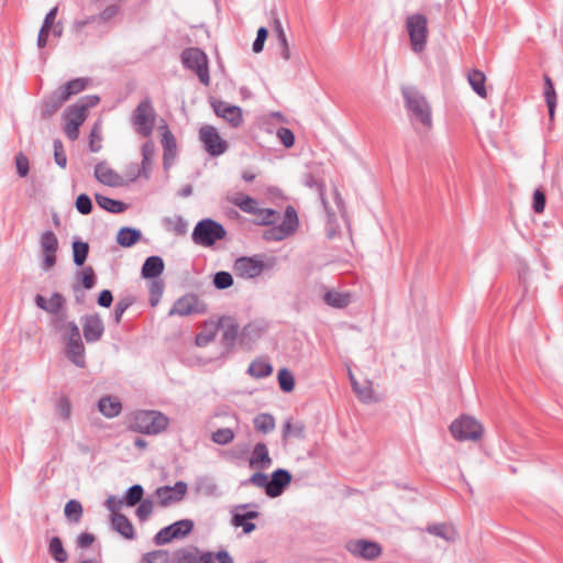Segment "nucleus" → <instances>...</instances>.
Instances as JSON below:
<instances>
[{
  "mask_svg": "<svg viewBox=\"0 0 563 563\" xmlns=\"http://www.w3.org/2000/svg\"><path fill=\"white\" fill-rule=\"evenodd\" d=\"M56 413L60 419L67 421L70 418L71 406L67 397H60L55 405Z\"/></svg>",
  "mask_w": 563,
  "mask_h": 563,
  "instance_id": "56",
  "label": "nucleus"
},
{
  "mask_svg": "<svg viewBox=\"0 0 563 563\" xmlns=\"http://www.w3.org/2000/svg\"><path fill=\"white\" fill-rule=\"evenodd\" d=\"M48 552L58 563H65L68 560V554L63 547L62 540L58 537H53L49 540Z\"/></svg>",
  "mask_w": 563,
  "mask_h": 563,
  "instance_id": "42",
  "label": "nucleus"
},
{
  "mask_svg": "<svg viewBox=\"0 0 563 563\" xmlns=\"http://www.w3.org/2000/svg\"><path fill=\"white\" fill-rule=\"evenodd\" d=\"M188 490L185 482H176L174 486H162L155 490L158 505L167 507L184 499Z\"/></svg>",
  "mask_w": 563,
  "mask_h": 563,
  "instance_id": "15",
  "label": "nucleus"
},
{
  "mask_svg": "<svg viewBox=\"0 0 563 563\" xmlns=\"http://www.w3.org/2000/svg\"><path fill=\"white\" fill-rule=\"evenodd\" d=\"M174 563H214V554L196 547L179 549L174 553Z\"/></svg>",
  "mask_w": 563,
  "mask_h": 563,
  "instance_id": "17",
  "label": "nucleus"
},
{
  "mask_svg": "<svg viewBox=\"0 0 563 563\" xmlns=\"http://www.w3.org/2000/svg\"><path fill=\"white\" fill-rule=\"evenodd\" d=\"M194 529V521L190 519L178 520L163 529L154 537V541L158 545L166 544L174 539H181L188 536Z\"/></svg>",
  "mask_w": 563,
  "mask_h": 563,
  "instance_id": "12",
  "label": "nucleus"
},
{
  "mask_svg": "<svg viewBox=\"0 0 563 563\" xmlns=\"http://www.w3.org/2000/svg\"><path fill=\"white\" fill-rule=\"evenodd\" d=\"M290 482L291 474L287 470L278 468L274 471L268 482L267 496L271 498L280 496Z\"/></svg>",
  "mask_w": 563,
  "mask_h": 563,
  "instance_id": "19",
  "label": "nucleus"
},
{
  "mask_svg": "<svg viewBox=\"0 0 563 563\" xmlns=\"http://www.w3.org/2000/svg\"><path fill=\"white\" fill-rule=\"evenodd\" d=\"M53 146H54V159H55V163L59 167L65 168L66 165H67V157H66V154H65L62 141L58 140V139L54 140Z\"/></svg>",
  "mask_w": 563,
  "mask_h": 563,
  "instance_id": "59",
  "label": "nucleus"
},
{
  "mask_svg": "<svg viewBox=\"0 0 563 563\" xmlns=\"http://www.w3.org/2000/svg\"><path fill=\"white\" fill-rule=\"evenodd\" d=\"M213 284L218 289H227L233 285V277L230 273L221 271L216 273Z\"/></svg>",
  "mask_w": 563,
  "mask_h": 563,
  "instance_id": "58",
  "label": "nucleus"
},
{
  "mask_svg": "<svg viewBox=\"0 0 563 563\" xmlns=\"http://www.w3.org/2000/svg\"><path fill=\"white\" fill-rule=\"evenodd\" d=\"M303 433V427L300 423H291V421H286L283 427V439L287 440L291 437L301 438Z\"/></svg>",
  "mask_w": 563,
  "mask_h": 563,
  "instance_id": "57",
  "label": "nucleus"
},
{
  "mask_svg": "<svg viewBox=\"0 0 563 563\" xmlns=\"http://www.w3.org/2000/svg\"><path fill=\"white\" fill-rule=\"evenodd\" d=\"M227 199L229 202L239 207L245 213L255 214V212H257L258 203L251 196L236 192L228 195Z\"/></svg>",
  "mask_w": 563,
  "mask_h": 563,
  "instance_id": "28",
  "label": "nucleus"
},
{
  "mask_svg": "<svg viewBox=\"0 0 563 563\" xmlns=\"http://www.w3.org/2000/svg\"><path fill=\"white\" fill-rule=\"evenodd\" d=\"M401 93L412 125L429 131L432 128V110L426 97L415 87H402Z\"/></svg>",
  "mask_w": 563,
  "mask_h": 563,
  "instance_id": "1",
  "label": "nucleus"
},
{
  "mask_svg": "<svg viewBox=\"0 0 563 563\" xmlns=\"http://www.w3.org/2000/svg\"><path fill=\"white\" fill-rule=\"evenodd\" d=\"M66 102L62 93L57 90L52 93L42 106L41 117L43 119L52 117Z\"/></svg>",
  "mask_w": 563,
  "mask_h": 563,
  "instance_id": "35",
  "label": "nucleus"
},
{
  "mask_svg": "<svg viewBox=\"0 0 563 563\" xmlns=\"http://www.w3.org/2000/svg\"><path fill=\"white\" fill-rule=\"evenodd\" d=\"M82 328L84 336L88 343L100 340L104 331L103 322L98 314L85 317Z\"/></svg>",
  "mask_w": 563,
  "mask_h": 563,
  "instance_id": "21",
  "label": "nucleus"
},
{
  "mask_svg": "<svg viewBox=\"0 0 563 563\" xmlns=\"http://www.w3.org/2000/svg\"><path fill=\"white\" fill-rule=\"evenodd\" d=\"M323 301L332 308L343 309L352 302V294L350 291H338L334 289L327 290L323 295Z\"/></svg>",
  "mask_w": 563,
  "mask_h": 563,
  "instance_id": "26",
  "label": "nucleus"
},
{
  "mask_svg": "<svg viewBox=\"0 0 563 563\" xmlns=\"http://www.w3.org/2000/svg\"><path fill=\"white\" fill-rule=\"evenodd\" d=\"M167 560V552L157 550L146 553L142 558V563H164Z\"/></svg>",
  "mask_w": 563,
  "mask_h": 563,
  "instance_id": "63",
  "label": "nucleus"
},
{
  "mask_svg": "<svg viewBox=\"0 0 563 563\" xmlns=\"http://www.w3.org/2000/svg\"><path fill=\"white\" fill-rule=\"evenodd\" d=\"M211 439L217 444L225 445L233 441L234 432L230 428H221L212 433Z\"/></svg>",
  "mask_w": 563,
  "mask_h": 563,
  "instance_id": "50",
  "label": "nucleus"
},
{
  "mask_svg": "<svg viewBox=\"0 0 563 563\" xmlns=\"http://www.w3.org/2000/svg\"><path fill=\"white\" fill-rule=\"evenodd\" d=\"M98 408L104 417L114 418L121 412L122 406L118 398L106 396L99 400Z\"/></svg>",
  "mask_w": 563,
  "mask_h": 563,
  "instance_id": "32",
  "label": "nucleus"
},
{
  "mask_svg": "<svg viewBox=\"0 0 563 563\" xmlns=\"http://www.w3.org/2000/svg\"><path fill=\"white\" fill-rule=\"evenodd\" d=\"M154 504L150 499H144L140 503L136 509V516L141 521H145L153 512Z\"/></svg>",
  "mask_w": 563,
  "mask_h": 563,
  "instance_id": "60",
  "label": "nucleus"
},
{
  "mask_svg": "<svg viewBox=\"0 0 563 563\" xmlns=\"http://www.w3.org/2000/svg\"><path fill=\"white\" fill-rule=\"evenodd\" d=\"M276 262V257L273 256H243L235 260L233 269L239 277L250 279L260 276L263 272L274 268Z\"/></svg>",
  "mask_w": 563,
  "mask_h": 563,
  "instance_id": "4",
  "label": "nucleus"
},
{
  "mask_svg": "<svg viewBox=\"0 0 563 563\" xmlns=\"http://www.w3.org/2000/svg\"><path fill=\"white\" fill-rule=\"evenodd\" d=\"M168 424V417L156 410H140L130 419V428L144 434H158L165 431Z\"/></svg>",
  "mask_w": 563,
  "mask_h": 563,
  "instance_id": "3",
  "label": "nucleus"
},
{
  "mask_svg": "<svg viewBox=\"0 0 563 563\" xmlns=\"http://www.w3.org/2000/svg\"><path fill=\"white\" fill-rule=\"evenodd\" d=\"M144 489L141 485L136 484L131 486L125 495V503L128 506H135L143 501Z\"/></svg>",
  "mask_w": 563,
  "mask_h": 563,
  "instance_id": "51",
  "label": "nucleus"
},
{
  "mask_svg": "<svg viewBox=\"0 0 563 563\" xmlns=\"http://www.w3.org/2000/svg\"><path fill=\"white\" fill-rule=\"evenodd\" d=\"M95 176L103 185L115 187L121 184V177L104 163H99L95 167Z\"/></svg>",
  "mask_w": 563,
  "mask_h": 563,
  "instance_id": "29",
  "label": "nucleus"
},
{
  "mask_svg": "<svg viewBox=\"0 0 563 563\" xmlns=\"http://www.w3.org/2000/svg\"><path fill=\"white\" fill-rule=\"evenodd\" d=\"M90 82H91V80L89 78H84V77L75 78L73 80H69L65 85H63L58 89V91L62 93L64 99L67 101L70 97L84 91L89 86Z\"/></svg>",
  "mask_w": 563,
  "mask_h": 563,
  "instance_id": "30",
  "label": "nucleus"
},
{
  "mask_svg": "<svg viewBox=\"0 0 563 563\" xmlns=\"http://www.w3.org/2000/svg\"><path fill=\"white\" fill-rule=\"evenodd\" d=\"M218 325L222 329V343L224 344L225 353H229L236 341L239 325L230 319L220 320Z\"/></svg>",
  "mask_w": 563,
  "mask_h": 563,
  "instance_id": "27",
  "label": "nucleus"
},
{
  "mask_svg": "<svg viewBox=\"0 0 563 563\" xmlns=\"http://www.w3.org/2000/svg\"><path fill=\"white\" fill-rule=\"evenodd\" d=\"M247 506L249 505L246 504L238 505L233 510L231 520L234 527H242L243 532L246 534L255 530V525L253 522H250L249 520L255 519L260 516V514L255 510H251L245 514L238 512V510L245 509Z\"/></svg>",
  "mask_w": 563,
  "mask_h": 563,
  "instance_id": "23",
  "label": "nucleus"
},
{
  "mask_svg": "<svg viewBox=\"0 0 563 563\" xmlns=\"http://www.w3.org/2000/svg\"><path fill=\"white\" fill-rule=\"evenodd\" d=\"M199 300L194 295H186L178 300L175 301L172 309L169 310V316H189L192 313H197L200 311L199 309Z\"/></svg>",
  "mask_w": 563,
  "mask_h": 563,
  "instance_id": "22",
  "label": "nucleus"
},
{
  "mask_svg": "<svg viewBox=\"0 0 563 563\" xmlns=\"http://www.w3.org/2000/svg\"><path fill=\"white\" fill-rule=\"evenodd\" d=\"M164 271V261L159 256H150L145 260L142 267L144 278H155Z\"/></svg>",
  "mask_w": 563,
  "mask_h": 563,
  "instance_id": "34",
  "label": "nucleus"
},
{
  "mask_svg": "<svg viewBox=\"0 0 563 563\" xmlns=\"http://www.w3.org/2000/svg\"><path fill=\"white\" fill-rule=\"evenodd\" d=\"M155 154V145L152 141H147L142 146V168L146 177V169L151 165L152 158Z\"/></svg>",
  "mask_w": 563,
  "mask_h": 563,
  "instance_id": "53",
  "label": "nucleus"
},
{
  "mask_svg": "<svg viewBox=\"0 0 563 563\" xmlns=\"http://www.w3.org/2000/svg\"><path fill=\"white\" fill-rule=\"evenodd\" d=\"M76 209L81 214H89L92 210L91 199L88 195L81 194L76 199Z\"/></svg>",
  "mask_w": 563,
  "mask_h": 563,
  "instance_id": "61",
  "label": "nucleus"
},
{
  "mask_svg": "<svg viewBox=\"0 0 563 563\" xmlns=\"http://www.w3.org/2000/svg\"><path fill=\"white\" fill-rule=\"evenodd\" d=\"M213 110L218 117L223 118L225 121H228L232 126L236 128L239 126L243 119H242V110L238 106L229 104L224 101H214L212 103Z\"/></svg>",
  "mask_w": 563,
  "mask_h": 563,
  "instance_id": "20",
  "label": "nucleus"
},
{
  "mask_svg": "<svg viewBox=\"0 0 563 563\" xmlns=\"http://www.w3.org/2000/svg\"><path fill=\"white\" fill-rule=\"evenodd\" d=\"M64 512L70 522H79L82 516V506L78 500L71 499L66 503Z\"/></svg>",
  "mask_w": 563,
  "mask_h": 563,
  "instance_id": "46",
  "label": "nucleus"
},
{
  "mask_svg": "<svg viewBox=\"0 0 563 563\" xmlns=\"http://www.w3.org/2000/svg\"><path fill=\"white\" fill-rule=\"evenodd\" d=\"M247 373L255 378H265L273 373V366L267 361L257 358L250 364Z\"/></svg>",
  "mask_w": 563,
  "mask_h": 563,
  "instance_id": "37",
  "label": "nucleus"
},
{
  "mask_svg": "<svg viewBox=\"0 0 563 563\" xmlns=\"http://www.w3.org/2000/svg\"><path fill=\"white\" fill-rule=\"evenodd\" d=\"M89 245L86 242L75 241L73 243V260L77 266H81L88 256Z\"/></svg>",
  "mask_w": 563,
  "mask_h": 563,
  "instance_id": "47",
  "label": "nucleus"
},
{
  "mask_svg": "<svg viewBox=\"0 0 563 563\" xmlns=\"http://www.w3.org/2000/svg\"><path fill=\"white\" fill-rule=\"evenodd\" d=\"M299 227V220L296 209L287 206L283 221L265 231L264 238L268 241H282L292 235Z\"/></svg>",
  "mask_w": 563,
  "mask_h": 563,
  "instance_id": "10",
  "label": "nucleus"
},
{
  "mask_svg": "<svg viewBox=\"0 0 563 563\" xmlns=\"http://www.w3.org/2000/svg\"><path fill=\"white\" fill-rule=\"evenodd\" d=\"M427 531L446 541H454L457 537L456 531L453 527L446 526L445 523L432 525L427 528Z\"/></svg>",
  "mask_w": 563,
  "mask_h": 563,
  "instance_id": "41",
  "label": "nucleus"
},
{
  "mask_svg": "<svg viewBox=\"0 0 563 563\" xmlns=\"http://www.w3.org/2000/svg\"><path fill=\"white\" fill-rule=\"evenodd\" d=\"M99 101L100 98L96 95L85 96L64 111V133L69 140L78 139L79 128L86 121L88 110L96 107Z\"/></svg>",
  "mask_w": 563,
  "mask_h": 563,
  "instance_id": "2",
  "label": "nucleus"
},
{
  "mask_svg": "<svg viewBox=\"0 0 563 563\" xmlns=\"http://www.w3.org/2000/svg\"><path fill=\"white\" fill-rule=\"evenodd\" d=\"M449 429L457 441H477L484 432L482 423L471 416H461L450 424Z\"/></svg>",
  "mask_w": 563,
  "mask_h": 563,
  "instance_id": "7",
  "label": "nucleus"
},
{
  "mask_svg": "<svg viewBox=\"0 0 563 563\" xmlns=\"http://www.w3.org/2000/svg\"><path fill=\"white\" fill-rule=\"evenodd\" d=\"M273 463L265 443H256L249 460L250 467L266 470Z\"/></svg>",
  "mask_w": 563,
  "mask_h": 563,
  "instance_id": "24",
  "label": "nucleus"
},
{
  "mask_svg": "<svg viewBox=\"0 0 563 563\" xmlns=\"http://www.w3.org/2000/svg\"><path fill=\"white\" fill-rule=\"evenodd\" d=\"M345 548L353 556L368 561L377 559L383 551L377 542L364 539L351 540Z\"/></svg>",
  "mask_w": 563,
  "mask_h": 563,
  "instance_id": "14",
  "label": "nucleus"
},
{
  "mask_svg": "<svg viewBox=\"0 0 563 563\" xmlns=\"http://www.w3.org/2000/svg\"><path fill=\"white\" fill-rule=\"evenodd\" d=\"M141 236L140 230L124 227L117 233V243L122 247H131L141 240Z\"/></svg>",
  "mask_w": 563,
  "mask_h": 563,
  "instance_id": "33",
  "label": "nucleus"
},
{
  "mask_svg": "<svg viewBox=\"0 0 563 563\" xmlns=\"http://www.w3.org/2000/svg\"><path fill=\"white\" fill-rule=\"evenodd\" d=\"M254 427L257 431L268 433L275 428V419L269 413H261L254 418Z\"/></svg>",
  "mask_w": 563,
  "mask_h": 563,
  "instance_id": "45",
  "label": "nucleus"
},
{
  "mask_svg": "<svg viewBox=\"0 0 563 563\" xmlns=\"http://www.w3.org/2000/svg\"><path fill=\"white\" fill-rule=\"evenodd\" d=\"M277 136H278L279 141L282 142V144L287 148L291 147L295 143V135L291 132V130H289L287 128L278 129Z\"/></svg>",
  "mask_w": 563,
  "mask_h": 563,
  "instance_id": "64",
  "label": "nucleus"
},
{
  "mask_svg": "<svg viewBox=\"0 0 563 563\" xmlns=\"http://www.w3.org/2000/svg\"><path fill=\"white\" fill-rule=\"evenodd\" d=\"M155 110L148 98L143 99L134 109L132 124L137 134L143 137L152 135L155 123Z\"/></svg>",
  "mask_w": 563,
  "mask_h": 563,
  "instance_id": "6",
  "label": "nucleus"
},
{
  "mask_svg": "<svg viewBox=\"0 0 563 563\" xmlns=\"http://www.w3.org/2000/svg\"><path fill=\"white\" fill-rule=\"evenodd\" d=\"M406 30L410 45L415 53L424 51L428 41V19L420 13L411 14L406 19Z\"/></svg>",
  "mask_w": 563,
  "mask_h": 563,
  "instance_id": "5",
  "label": "nucleus"
},
{
  "mask_svg": "<svg viewBox=\"0 0 563 563\" xmlns=\"http://www.w3.org/2000/svg\"><path fill=\"white\" fill-rule=\"evenodd\" d=\"M101 133L102 128L100 122H96L90 132L89 148L91 152L97 153L101 150Z\"/></svg>",
  "mask_w": 563,
  "mask_h": 563,
  "instance_id": "52",
  "label": "nucleus"
},
{
  "mask_svg": "<svg viewBox=\"0 0 563 563\" xmlns=\"http://www.w3.org/2000/svg\"><path fill=\"white\" fill-rule=\"evenodd\" d=\"M34 301L40 309L52 316L66 311V299L59 292H53L48 299L42 295H36Z\"/></svg>",
  "mask_w": 563,
  "mask_h": 563,
  "instance_id": "18",
  "label": "nucleus"
},
{
  "mask_svg": "<svg viewBox=\"0 0 563 563\" xmlns=\"http://www.w3.org/2000/svg\"><path fill=\"white\" fill-rule=\"evenodd\" d=\"M486 77L483 71L474 69L468 74V82L472 89L482 98L487 96L485 88Z\"/></svg>",
  "mask_w": 563,
  "mask_h": 563,
  "instance_id": "38",
  "label": "nucleus"
},
{
  "mask_svg": "<svg viewBox=\"0 0 563 563\" xmlns=\"http://www.w3.org/2000/svg\"><path fill=\"white\" fill-rule=\"evenodd\" d=\"M113 530L120 533L125 539H134V528L131 521L122 514H114L111 518Z\"/></svg>",
  "mask_w": 563,
  "mask_h": 563,
  "instance_id": "31",
  "label": "nucleus"
},
{
  "mask_svg": "<svg viewBox=\"0 0 563 563\" xmlns=\"http://www.w3.org/2000/svg\"><path fill=\"white\" fill-rule=\"evenodd\" d=\"M219 325L216 322H206L202 330L196 336V344L198 346H206L214 340L218 333Z\"/></svg>",
  "mask_w": 563,
  "mask_h": 563,
  "instance_id": "36",
  "label": "nucleus"
},
{
  "mask_svg": "<svg viewBox=\"0 0 563 563\" xmlns=\"http://www.w3.org/2000/svg\"><path fill=\"white\" fill-rule=\"evenodd\" d=\"M40 246L43 252L42 267L48 271L56 264V252L58 250L56 234L51 230L44 231L40 236Z\"/></svg>",
  "mask_w": 563,
  "mask_h": 563,
  "instance_id": "16",
  "label": "nucleus"
},
{
  "mask_svg": "<svg viewBox=\"0 0 563 563\" xmlns=\"http://www.w3.org/2000/svg\"><path fill=\"white\" fill-rule=\"evenodd\" d=\"M199 139L206 152L211 156H220L228 150L227 142L212 125H203L199 130Z\"/></svg>",
  "mask_w": 563,
  "mask_h": 563,
  "instance_id": "13",
  "label": "nucleus"
},
{
  "mask_svg": "<svg viewBox=\"0 0 563 563\" xmlns=\"http://www.w3.org/2000/svg\"><path fill=\"white\" fill-rule=\"evenodd\" d=\"M181 60L186 68L191 69L197 74L203 85H209L210 76L208 58L201 49L196 47L185 49L181 54Z\"/></svg>",
  "mask_w": 563,
  "mask_h": 563,
  "instance_id": "11",
  "label": "nucleus"
},
{
  "mask_svg": "<svg viewBox=\"0 0 563 563\" xmlns=\"http://www.w3.org/2000/svg\"><path fill=\"white\" fill-rule=\"evenodd\" d=\"M268 482H269L268 476L266 474L262 473V472L254 473L247 479L249 484H251L253 486H256V487H260V488H264L266 494H267Z\"/></svg>",
  "mask_w": 563,
  "mask_h": 563,
  "instance_id": "62",
  "label": "nucleus"
},
{
  "mask_svg": "<svg viewBox=\"0 0 563 563\" xmlns=\"http://www.w3.org/2000/svg\"><path fill=\"white\" fill-rule=\"evenodd\" d=\"M71 321H67V312L63 311L57 314H53L51 325L55 331L62 332L63 334L68 332V325Z\"/></svg>",
  "mask_w": 563,
  "mask_h": 563,
  "instance_id": "54",
  "label": "nucleus"
},
{
  "mask_svg": "<svg viewBox=\"0 0 563 563\" xmlns=\"http://www.w3.org/2000/svg\"><path fill=\"white\" fill-rule=\"evenodd\" d=\"M278 384L283 391L290 393L295 388V378L292 373L287 368H282L278 371Z\"/></svg>",
  "mask_w": 563,
  "mask_h": 563,
  "instance_id": "48",
  "label": "nucleus"
},
{
  "mask_svg": "<svg viewBox=\"0 0 563 563\" xmlns=\"http://www.w3.org/2000/svg\"><path fill=\"white\" fill-rule=\"evenodd\" d=\"M162 129H163L162 145L164 148L163 159H164V167L167 169L170 167V165L173 164V162L176 157L177 144H176V140H175L173 133L170 132V130L168 129V126L165 125Z\"/></svg>",
  "mask_w": 563,
  "mask_h": 563,
  "instance_id": "25",
  "label": "nucleus"
},
{
  "mask_svg": "<svg viewBox=\"0 0 563 563\" xmlns=\"http://www.w3.org/2000/svg\"><path fill=\"white\" fill-rule=\"evenodd\" d=\"M224 236L225 230L223 225L211 219L199 221L192 232L194 242L202 246H211Z\"/></svg>",
  "mask_w": 563,
  "mask_h": 563,
  "instance_id": "8",
  "label": "nucleus"
},
{
  "mask_svg": "<svg viewBox=\"0 0 563 563\" xmlns=\"http://www.w3.org/2000/svg\"><path fill=\"white\" fill-rule=\"evenodd\" d=\"M96 201L100 208L112 213H120L126 209V205L122 201L114 200L102 195H96Z\"/></svg>",
  "mask_w": 563,
  "mask_h": 563,
  "instance_id": "40",
  "label": "nucleus"
},
{
  "mask_svg": "<svg viewBox=\"0 0 563 563\" xmlns=\"http://www.w3.org/2000/svg\"><path fill=\"white\" fill-rule=\"evenodd\" d=\"M164 221L167 228L173 230L178 235L185 234L187 231V222L180 216L166 218Z\"/></svg>",
  "mask_w": 563,
  "mask_h": 563,
  "instance_id": "55",
  "label": "nucleus"
},
{
  "mask_svg": "<svg viewBox=\"0 0 563 563\" xmlns=\"http://www.w3.org/2000/svg\"><path fill=\"white\" fill-rule=\"evenodd\" d=\"M66 343L67 357L78 367H85V346L81 340L80 331L75 322L68 325V332L63 334Z\"/></svg>",
  "mask_w": 563,
  "mask_h": 563,
  "instance_id": "9",
  "label": "nucleus"
},
{
  "mask_svg": "<svg viewBox=\"0 0 563 563\" xmlns=\"http://www.w3.org/2000/svg\"><path fill=\"white\" fill-rule=\"evenodd\" d=\"M256 217V223L261 225H272L277 222L279 214L274 209H257V212L254 214Z\"/></svg>",
  "mask_w": 563,
  "mask_h": 563,
  "instance_id": "44",
  "label": "nucleus"
},
{
  "mask_svg": "<svg viewBox=\"0 0 563 563\" xmlns=\"http://www.w3.org/2000/svg\"><path fill=\"white\" fill-rule=\"evenodd\" d=\"M544 98L549 110V117L552 120L554 118L556 108V93L550 77H544Z\"/></svg>",
  "mask_w": 563,
  "mask_h": 563,
  "instance_id": "39",
  "label": "nucleus"
},
{
  "mask_svg": "<svg viewBox=\"0 0 563 563\" xmlns=\"http://www.w3.org/2000/svg\"><path fill=\"white\" fill-rule=\"evenodd\" d=\"M124 0H114V2L109 3L106 8L99 13L98 18L101 23H109L119 15L121 11V5Z\"/></svg>",
  "mask_w": 563,
  "mask_h": 563,
  "instance_id": "43",
  "label": "nucleus"
},
{
  "mask_svg": "<svg viewBox=\"0 0 563 563\" xmlns=\"http://www.w3.org/2000/svg\"><path fill=\"white\" fill-rule=\"evenodd\" d=\"M352 386L361 401L372 402L375 400L374 390L369 384L361 386L354 378H352Z\"/></svg>",
  "mask_w": 563,
  "mask_h": 563,
  "instance_id": "49",
  "label": "nucleus"
}]
</instances>
